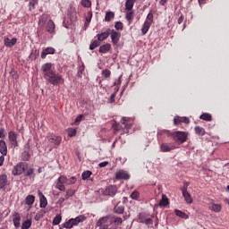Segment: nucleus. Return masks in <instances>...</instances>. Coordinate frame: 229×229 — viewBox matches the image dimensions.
Wrapping results in <instances>:
<instances>
[{
  "mask_svg": "<svg viewBox=\"0 0 229 229\" xmlns=\"http://www.w3.org/2000/svg\"><path fill=\"white\" fill-rule=\"evenodd\" d=\"M53 64L50 63H46L41 67V72H43V76L45 80L51 85H58V83H62L63 80L58 74L55 73L52 69Z\"/></svg>",
  "mask_w": 229,
  "mask_h": 229,
  "instance_id": "nucleus-1",
  "label": "nucleus"
},
{
  "mask_svg": "<svg viewBox=\"0 0 229 229\" xmlns=\"http://www.w3.org/2000/svg\"><path fill=\"white\" fill-rule=\"evenodd\" d=\"M76 180L74 176L67 179V177L61 175L57 180L56 189L65 192V185H73V183H76Z\"/></svg>",
  "mask_w": 229,
  "mask_h": 229,
  "instance_id": "nucleus-2",
  "label": "nucleus"
},
{
  "mask_svg": "<svg viewBox=\"0 0 229 229\" xmlns=\"http://www.w3.org/2000/svg\"><path fill=\"white\" fill-rule=\"evenodd\" d=\"M188 133L186 131H174L173 132L174 140L177 142V144H183V142H187Z\"/></svg>",
  "mask_w": 229,
  "mask_h": 229,
  "instance_id": "nucleus-3",
  "label": "nucleus"
},
{
  "mask_svg": "<svg viewBox=\"0 0 229 229\" xmlns=\"http://www.w3.org/2000/svg\"><path fill=\"white\" fill-rule=\"evenodd\" d=\"M152 24H153V13H149L147 15V18L144 21L143 27L141 28L142 35H146V33H148V31H149V28H151Z\"/></svg>",
  "mask_w": 229,
  "mask_h": 229,
  "instance_id": "nucleus-4",
  "label": "nucleus"
},
{
  "mask_svg": "<svg viewBox=\"0 0 229 229\" xmlns=\"http://www.w3.org/2000/svg\"><path fill=\"white\" fill-rule=\"evenodd\" d=\"M26 169H28V164L20 163L13 169V174L14 176H19V174H22Z\"/></svg>",
  "mask_w": 229,
  "mask_h": 229,
  "instance_id": "nucleus-5",
  "label": "nucleus"
},
{
  "mask_svg": "<svg viewBox=\"0 0 229 229\" xmlns=\"http://www.w3.org/2000/svg\"><path fill=\"white\" fill-rule=\"evenodd\" d=\"M9 142L13 148H17L19 146V143L17 141V133L13 131H10L9 134Z\"/></svg>",
  "mask_w": 229,
  "mask_h": 229,
  "instance_id": "nucleus-6",
  "label": "nucleus"
},
{
  "mask_svg": "<svg viewBox=\"0 0 229 229\" xmlns=\"http://www.w3.org/2000/svg\"><path fill=\"white\" fill-rule=\"evenodd\" d=\"M115 194H117V187L114 185L108 186L104 191L103 195L104 196H111L114 197Z\"/></svg>",
  "mask_w": 229,
  "mask_h": 229,
  "instance_id": "nucleus-7",
  "label": "nucleus"
},
{
  "mask_svg": "<svg viewBox=\"0 0 229 229\" xmlns=\"http://www.w3.org/2000/svg\"><path fill=\"white\" fill-rule=\"evenodd\" d=\"M174 145L173 143H162L160 145V151L162 153H169L174 149Z\"/></svg>",
  "mask_w": 229,
  "mask_h": 229,
  "instance_id": "nucleus-8",
  "label": "nucleus"
},
{
  "mask_svg": "<svg viewBox=\"0 0 229 229\" xmlns=\"http://www.w3.org/2000/svg\"><path fill=\"white\" fill-rule=\"evenodd\" d=\"M48 142L54 144V146H60L62 143V137L51 134L48 136Z\"/></svg>",
  "mask_w": 229,
  "mask_h": 229,
  "instance_id": "nucleus-9",
  "label": "nucleus"
},
{
  "mask_svg": "<svg viewBox=\"0 0 229 229\" xmlns=\"http://www.w3.org/2000/svg\"><path fill=\"white\" fill-rule=\"evenodd\" d=\"M182 123H184V124H189V123H191V120L187 116H175L174 118V123L175 125L182 124Z\"/></svg>",
  "mask_w": 229,
  "mask_h": 229,
  "instance_id": "nucleus-10",
  "label": "nucleus"
},
{
  "mask_svg": "<svg viewBox=\"0 0 229 229\" xmlns=\"http://www.w3.org/2000/svg\"><path fill=\"white\" fill-rule=\"evenodd\" d=\"M117 180H130V174L124 170H120L115 174Z\"/></svg>",
  "mask_w": 229,
  "mask_h": 229,
  "instance_id": "nucleus-11",
  "label": "nucleus"
},
{
  "mask_svg": "<svg viewBox=\"0 0 229 229\" xmlns=\"http://www.w3.org/2000/svg\"><path fill=\"white\" fill-rule=\"evenodd\" d=\"M38 197H39V207L40 208H46L47 207V199H46V196H44L43 193H41L40 191H38Z\"/></svg>",
  "mask_w": 229,
  "mask_h": 229,
  "instance_id": "nucleus-12",
  "label": "nucleus"
},
{
  "mask_svg": "<svg viewBox=\"0 0 229 229\" xmlns=\"http://www.w3.org/2000/svg\"><path fill=\"white\" fill-rule=\"evenodd\" d=\"M182 196H183L186 203H188L189 205H191V203H192V197L191 196V193H189V191H187V188H182Z\"/></svg>",
  "mask_w": 229,
  "mask_h": 229,
  "instance_id": "nucleus-13",
  "label": "nucleus"
},
{
  "mask_svg": "<svg viewBox=\"0 0 229 229\" xmlns=\"http://www.w3.org/2000/svg\"><path fill=\"white\" fill-rule=\"evenodd\" d=\"M55 50L54 47H47L41 52V58H46L47 55H55Z\"/></svg>",
  "mask_w": 229,
  "mask_h": 229,
  "instance_id": "nucleus-14",
  "label": "nucleus"
},
{
  "mask_svg": "<svg viewBox=\"0 0 229 229\" xmlns=\"http://www.w3.org/2000/svg\"><path fill=\"white\" fill-rule=\"evenodd\" d=\"M85 219H87V217H85V216H83V215H81V216H77L76 218H72L70 220H72L73 226H77V225H80V223H83V221H85Z\"/></svg>",
  "mask_w": 229,
  "mask_h": 229,
  "instance_id": "nucleus-15",
  "label": "nucleus"
},
{
  "mask_svg": "<svg viewBox=\"0 0 229 229\" xmlns=\"http://www.w3.org/2000/svg\"><path fill=\"white\" fill-rule=\"evenodd\" d=\"M6 185H8V176L0 174V189H4Z\"/></svg>",
  "mask_w": 229,
  "mask_h": 229,
  "instance_id": "nucleus-16",
  "label": "nucleus"
},
{
  "mask_svg": "<svg viewBox=\"0 0 229 229\" xmlns=\"http://www.w3.org/2000/svg\"><path fill=\"white\" fill-rule=\"evenodd\" d=\"M108 219H110V215L100 217L96 223V226H103L104 225H106V223H108Z\"/></svg>",
  "mask_w": 229,
  "mask_h": 229,
  "instance_id": "nucleus-17",
  "label": "nucleus"
},
{
  "mask_svg": "<svg viewBox=\"0 0 229 229\" xmlns=\"http://www.w3.org/2000/svg\"><path fill=\"white\" fill-rule=\"evenodd\" d=\"M109 36H110V30H107L106 31L97 35L98 40L99 42H103V40H106V38H108Z\"/></svg>",
  "mask_w": 229,
  "mask_h": 229,
  "instance_id": "nucleus-18",
  "label": "nucleus"
},
{
  "mask_svg": "<svg viewBox=\"0 0 229 229\" xmlns=\"http://www.w3.org/2000/svg\"><path fill=\"white\" fill-rule=\"evenodd\" d=\"M0 153L4 156L8 154V148L6 147V142L3 140H0Z\"/></svg>",
  "mask_w": 229,
  "mask_h": 229,
  "instance_id": "nucleus-19",
  "label": "nucleus"
},
{
  "mask_svg": "<svg viewBox=\"0 0 229 229\" xmlns=\"http://www.w3.org/2000/svg\"><path fill=\"white\" fill-rule=\"evenodd\" d=\"M4 42V46L6 47H13V45L17 44V38H13L10 39L8 38H5Z\"/></svg>",
  "mask_w": 229,
  "mask_h": 229,
  "instance_id": "nucleus-20",
  "label": "nucleus"
},
{
  "mask_svg": "<svg viewBox=\"0 0 229 229\" xmlns=\"http://www.w3.org/2000/svg\"><path fill=\"white\" fill-rule=\"evenodd\" d=\"M13 221L15 228H19V226H21V215H19V213H15L13 216Z\"/></svg>",
  "mask_w": 229,
  "mask_h": 229,
  "instance_id": "nucleus-21",
  "label": "nucleus"
},
{
  "mask_svg": "<svg viewBox=\"0 0 229 229\" xmlns=\"http://www.w3.org/2000/svg\"><path fill=\"white\" fill-rule=\"evenodd\" d=\"M121 37V34H119L117 31L115 30H112L111 32V40L113 42V44H117V42H119V38Z\"/></svg>",
  "mask_w": 229,
  "mask_h": 229,
  "instance_id": "nucleus-22",
  "label": "nucleus"
},
{
  "mask_svg": "<svg viewBox=\"0 0 229 229\" xmlns=\"http://www.w3.org/2000/svg\"><path fill=\"white\" fill-rule=\"evenodd\" d=\"M47 30L49 33H55V21L53 20H49L47 23Z\"/></svg>",
  "mask_w": 229,
  "mask_h": 229,
  "instance_id": "nucleus-23",
  "label": "nucleus"
},
{
  "mask_svg": "<svg viewBox=\"0 0 229 229\" xmlns=\"http://www.w3.org/2000/svg\"><path fill=\"white\" fill-rule=\"evenodd\" d=\"M122 124H123L126 130H130L131 128V123H130V119L127 117H123L121 120Z\"/></svg>",
  "mask_w": 229,
  "mask_h": 229,
  "instance_id": "nucleus-24",
  "label": "nucleus"
},
{
  "mask_svg": "<svg viewBox=\"0 0 229 229\" xmlns=\"http://www.w3.org/2000/svg\"><path fill=\"white\" fill-rule=\"evenodd\" d=\"M158 205L159 207H167V205H169V199L167 196L163 194Z\"/></svg>",
  "mask_w": 229,
  "mask_h": 229,
  "instance_id": "nucleus-25",
  "label": "nucleus"
},
{
  "mask_svg": "<svg viewBox=\"0 0 229 229\" xmlns=\"http://www.w3.org/2000/svg\"><path fill=\"white\" fill-rule=\"evenodd\" d=\"M35 203V196L33 195H29L25 199V205H28L29 207H31Z\"/></svg>",
  "mask_w": 229,
  "mask_h": 229,
  "instance_id": "nucleus-26",
  "label": "nucleus"
},
{
  "mask_svg": "<svg viewBox=\"0 0 229 229\" xmlns=\"http://www.w3.org/2000/svg\"><path fill=\"white\" fill-rule=\"evenodd\" d=\"M222 208L221 204H212L209 207V210H212L213 212H221Z\"/></svg>",
  "mask_w": 229,
  "mask_h": 229,
  "instance_id": "nucleus-27",
  "label": "nucleus"
},
{
  "mask_svg": "<svg viewBox=\"0 0 229 229\" xmlns=\"http://www.w3.org/2000/svg\"><path fill=\"white\" fill-rule=\"evenodd\" d=\"M174 214L175 216H177L178 217H182V219H189V215L183 213L182 211H180L178 209L174 210Z\"/></svg>",
  "mask_w": 229,
  "mask_h": 229,
  "instance_id": "nucleus-28",
  "label": "nucleus"
},
{
  "mask_svg": "<svg viewBox=\"0 0 229 229\" xmlns=\"http://www.w3.org/2000/svg\"><path fill=\"white\" fill-rule=\"evenodd\" d=\"M110 51V44L102 45L99 47V53H108Z\"/></svg>",
  "mask_w": 229,
  "mask_h": 229,
  "instance_id": "nucleus-29",
  "label": "nucleus"
},
{
  "mask_svg": "<svg viewBox=\"0 0 229 229\" xmlns=\"http://www.w3.org/2000/svg\"><path fill=\"white\" fill-rule=\"evenodd\" d=\"M114 17H115V14L114 13V12H107L106 13L105 21L106 22H110V21H112Z\"/></svg>",
  "mask_w": 229,
  "mask_h": 229,
  "instance_id": "nucleus-30",
  "label": "nucleus"
},
{
  "mask_svg": "<svg viewBox=\"0 0 229 229\" xmlns=\"http://www.w3.org/2000/svg\"><path fill=\"white\" fill-rule=\"evenodd\" d=\"M31 227V220L27 219L21 225V229H30Z\"/></svg>",
  "mask_w": 229,
  "mask_h": 229,
  "instance_id": "nucleus-31",
  "label": "nucleus"
},
{
  "mask_svg": "<svg viewBox=\"0 0 229 229\" xmlns=\"http://www.w3.org/2000/svg\"><path fill=\"white\" fill-rule=\"evenodd\" d=\"M199 119H202V121H212V115L210 114L204 113L200 115Z\"/></svg>",
  "mask_w": 229,
  "mask_h": 229,
  "instance_id": "nucleus-32",
  "label": "nucleus"
},
{
  "mask_svg": "<svg viewBox=\"0 0 229 229\" xmlns=\"http://www.w3.org/2000/svg\"><path fill=\"white\" fill-rule=\"evenodd\" d=\"M195 133L197 135L203 136L205 135V129H203V127L197 126L195 127Z\"/></svg>",
  "mask_w": 229,
  "mask_h": 229,
  "instance_id": "nucleus-33",
  "label": "nucleus"
},
{
  "mask_svg": "<svg viewBox=\"0 0 229 229\" xmlns=\"http://www.w3.org/2000/svg\"><path fill=\"white\" fill-rule=\"evenodd\" d=\"M46 22H47V15H42L38 21L39 26H46Z\"/></svg>",
  "mask_w": 229,
  "mask_h": 229,
  "instance_id": "nucleus-34",
  "label": "nucleus"
},
{
  "mask_svg": "<svg viewBox=\"0 0 229 229\" xmlns=\"http://www.w3.org/2000/svg\"><path fill=\"white\" fill-rule=\"evenodd\" d=\"M125 18L129 22L133 19V11L132 10H127L125 13Z\"/></svg>",
  "mask_w": 229,
  "mask_h": 229,
  "instance_id": "nucleus-35",
  "label": "nucleus"
},
{
  "mask_svg": "<svg viewBox=\"0 0 229 229\" xmlns=\"http://www.w3.org/2000/svg\"><path fill=\"white\" fill-rule=\"evenodd\" d=\"M134 2L133 0H127L125 2V8L126 10H132L133 9Z\"/></svg>",
  "mask_w": 229,
  "mask_h": 229,
  "instance_id": "nucleus-36",
  "label": "nucleus"
},
{
  "mask_svg": "<svg viewBox=\"0 0 229 229\" xmlns=\"http://www.w3.org/2000/svg\"><path fill=\"white\" fill-rule=\"evenodd\" d=\"M60 223H62V216L57 215V216L54 218L52 224H53L54 226H56V225H60Z\"/></svg>",
  "mask_w": 229,
  "mask_h": 229,
  "instance_id": "nucleus-37",
  "label": "nucleus"
},
{
  "mask_svg": "<svg viewBox=\"0 0 229 229\" xmlns=\"http://www.w3.org/2000/svg\"><path fill=\"white\" fill-rule=\"evenodd\" d=\"M81 4H82L84 8H90V6H92V2H90V0H81Z\"/></svg>",
  "mask_w": 229,
  "mask_h": 229,
  "instance_id": "nucleus-38",
  "label": "nucleus"
},
{
  "mask_svg": "<svg viewBox=\"0 0 229 229\" xmlns=\"http://www.w3.org/2000/svg\"><path fill=\"white\" fill-rule=\"evenodd\" d=\"M114 214H123L124 212V207L118 206L114 208Z\"/></svg>",
  "mask_w": 229,
  "mask_h": 229,
  "instance_id": "nucleus-39",
  "label": "nucleus"
},
{
  "mask_svg": "<svg viewBox=\"0 0 229 229\" xmlns=\"http://www.w3.org/2000/svg\"><path fill=\"white\" fill-rule=\"evenodd\" d=\"M72 226H74V225L71 219L63 225V228H66V229H71V228H72Z\"/></svg>",
  "mask_w": 229,
  "mask_h": 229,
  "instance_id": "nucleus-40",
  "label": "nucleus"
},
{
  "mask_svg": "<svg viewBox=\"0 0 229 229\" xmlns=\"http://www.w3.org/2000/svg\"><path fill=\"white\" fill-rule=\"evenodd\" d=\"M99 41L98 40H94L90 45H89V49L90 51H93V49H96L99 46Z\"/></svg>",
  "mask_w": 229,
  "mask_h": 229,
  "instance_id": "nucleus-41",
  "label": "nucleus"
},
{
  "mask_svg": "<svg viewBox=\"0 0 229 229\" xmlns=\"http://www.w3.org/2000/svg\"><path fill=\"white\" fill-rule=\"evenodd\" d=\"M92 175V172L90 171H85L82 173V180H88V178H90V176Z\"/></svg>",
  "mask_w": 229,
  "mask_h": 229,
  "instance_id": "nucleus-42",
  "label": "nucleus"
},
{
  "mask_svg": "<svg viewBox=\"0 0 229 229\" xmlns=\"http://www.w3.org/2000/svg\"><path fill=\"white\" fill-rule=\"evenodd\" d=\"M111 74L112 72L108 69H105L102 71V75L104 76V78H110Z\"/></svg>",
  "mask_w": 229,
  "mask_h": 229,
  "instance_id": "nucleus-43",
  "label": "nucleus"
},
{
  "mask_svg": "<svg viewBox=\"0 0 229 229\" xmlns=\"http://www.w3.org/2000/svg\"><path fill=\"white\" fill-rule=\"evenodd\" d=\"M140 196V193H139V191H135L131 194V199H139Z\"/></svg>",
  "mask_w": 229,
  "mask_h": 229,
  "instance_id": "nucleus-44",
  "label": "nucleus"
},
{
  "mask_svg": "<svg viewBox=\"0 0 229 229\" xmlns=\"http://www.w3.org/2000/svg\"><path fill=\"white\" fill-rule=\"evenodd\" d=\"M141 223H144L147 226H151L153 225V220L151 218H147L145 220H141Z\"/></svg>",
  "mask_w": 229,
  "mask_h": 229,
  "instance_id": "nucleus-45",
  "label": "nucleus"
},
{
  "mask_svg": "<svg viewBox=\"0 0 229 229\" xmlns=\"http://www.w3.org/2000/svg\"><path fill=\"white\" fill-rule=\"evenodd\" d=\"M113 223H114V225H123V218L114 216L113 218Z\"/></svg>",
  "mask_w": 229,
  "mask_h": 229,
  "instance_id": "nucleus-46",
  "label": "nucleus"
},
{
  "mask_svg": "<svg viewBox=\"0 0 229 229\" xmlns=\"http://www.w3.org/2000/svg\"><path fill=\"white\" fill-rule=\"evenodd\" d=\"M114 28H115V30H123V22L117 21V22L114 24Z\"/></svg>",
  "mask_w": 229,
  "mask_h": 229,
  "instance_id": "nucleus-47",
  "label": "nucleus"
},
{
  "mask_svg": "<svg viewBox=\"0 0 229 229\" xmlns=\"http://www.w3.org/2000/svg\"><path fill=\"white\" fill-rule=\"evenodd\" d=\"M72 196H74V191L72 190H69L66 191V199H68V198H71Z\"/></svg>",
  "mask_w": 229,
  "mask_h": 229,
  "instance_id": "nucleus-48",
  "label": "nucleus"
},
{
  "mask_svg": "<svg viewBox=\"0 0 229 229\" xmlns=\"http://www.w3.org/2000/svg\"><path fill=\"white\" fill-rule=\"evenodd\" d=\"M25 176H31L33 174V168H29L28 170H25Z\"/></svg>",
  "mask_w": 229,
  "mask_h": 229,
  "instance_id": "nucleus-49",
  "label": "nucleus"
},
{
  "mask_svg": "<svg viewBox=\"0 0 229 229\" xmlns=\"http://www.w3.org/2000/svg\"><path fill=\"white\" fill-rule=\"evenodd\" d=\"M69 137H74L76 135V129H71L68 132Z\"/></svg>",
  "mask_w": 229,
  "mask_h": 229,
  "instance_id": "nucleus-50",
  "label": "nucleus"
},
{
  "mask_svg": "<svg viewBox=\"0 0 229 229\" xmlns=\"http://www.w3.org/2000/svg\"><path fill=\"white\" fill-rule=\"evenodd\" d=\"M22 160H25V162L28 161V160H30V154L24 152V153L22 154Z\"/></svg>",
  "mask_w": 229,
  "mask_h": 229,
  "instance_id": "nucleus-51",
  "label": "nucleus"
},
{
  "mask_svg": "<svg viewBox=\"0 0 229 229\" xmlns=\"http://www.w3.org/2000/svg\"><path fill=\"white\" fill-rule=\"evenodd\" d=\"M91 19H92V13L89 12L88 17L86 18L87 22H90Z\"/></svg>",
  "mask_w": 229,
  "mask_h": 229,
  "instance_id": "nucleus-52",
  "label": "nucleus"
},
{
  "mask_svg": "<svg viewBox=\"0 0 229 229\" xmlns=\"http://www.w3.org/2000/svg\"><path fill=\"white\" fill-rule=\"evenodd\" d=\"M139 221L140 223H142V221H146V218L144 217V214L139 215Z\"/></svg>",
  "mask_w": 229,
  "mask_h": 229,
  "instance_id": "nucleus-53",
  "label": "nucleus"
},
{
  "mask_svg": "<svg viewBox=\"0 0 229 229\" xmlns=\"http://www.w3.org/2000/svg\"><path fill=\"white\" fill-rule=\"evenodd\" d=\"M108 165V161H104L102 163H99V167H106V165Z\"/></svg>",
  "mask_w": 229,
  "mask_h": 229,
  "instance_id": "nucleus-54",
  "label": "nucleus"
},
{
  "mask_svg": "<svg viewBox=\"0 0 229 229\" xmlns=\"http://www.w3.org/2000/svg\"><path fill=\"white\" fill-rule=\"evenodd\" d=\"M113 128L114 131H119V130H121V126H119V124H114Z\"/></svg>",
  "mask_w": 229,
  "mask_h": 229,
  "instance_id": "nucleus-55",
  "label": "nucleus"
},
{
  "mask_svg": "<svg viewBox=\"0 0 229 229\" xmlns=\"http://www.w3.org/2000/svg\"><path fill=\"white\" fill-rule=\"evenodd\" d=\"M83 119V115L81 114L75 119V123H81V120Z\"/></svg>",
  "mask_w": 229,
  "mask_h": 229,
  "instance_id": "nucleus-56",
  "label": "nucleus"
},
{
  "mask_svg": "<svg viewBox=\"0 0 229 229\" xmlns=\"http://www.w3.org/2000/svg\"><path fill=\"white\" fill-rule=\"evenodd\" d=\"M121 78H122V76H120V77L117 79V81H114V87H115L116 85H121Z\"/></svg>",
  "mask_w": 229,
  "mask_h": 229,
  "instance_id": "nucleus-57",
  "label": "nucleus"
},
{
  "mask_svg": "<svg viewBox=\"0 0 229 229\" xmlns=\"http://www.w3.org/2000/svg\"><path fill=\"white\" fill-rule=\"evenodd\" d=\"M115 93H113V94H111V96H110V103H114V99H115Z\"/></svg>",
  "mask_w": 229,
  "mask_h": 229,
  "instance_id": "nucleus-58",
  "label": "nucleus"
},
{
  "mask_svg": "<svg viewBox=\"0 0 229 229\" xmlns=\"http://www.w3.org/2000/svg\"><path fill=\"white\" fill-rule=\"evenodd\" d=\"M5 135H4V129H1L0 130V139H4Z\"/></svg>",
  "mask_w": 229,
  "mask_h": 229,
  "instance_id": "nucleus-59",
  "label": "nucleus"
},
{
  "mask_svg": "<svg viewBox=\"0 0 229 229\" xmlns=\"http://www.w3.org/2000/svg\"><path fill=\"white\" fill-rule=\"evenodd\" d=\"M64 201H65V199H64V197H61V198L58 199L57 203H58V205H62Z\"/></svg>",
  "mask_w": 229,
  "mask_h": 229,
  "instance_id": "nucleus-60",
  "label": "nucleus"
},
{
  "mask_svg": "<svg viewBox=\"0 0 229 229\" xmlns=\"http://www.w3.org/2000/svg\"><path fill=\"white\" fill-rule=\"evenodd\" d=\"M3 164H4V155L0 157V166H2Z\"/></svg>",
  "mask_w": 229,
  "mask_h": 229,
  "instance_id": "nucleus-61",
  "label": "nucleus"
},
{
  "mask_svg": "<svg viewBox=\"0 0 229 229\" xmlns=\"http://www.w3.org/2000/svg\"><path fill=\"white\" fill-rule=\"evenodd\" d=\"M42 217V216L40 214H37L34 217L35 221H40V218Z\"/></svg>",
  "mask_w": 229,
  "mask_h": 229,
  "instance_id": "nucleus-62",
  "label": "nucleus"
},
{
  "mask_svg": "<svg viewBox=\"0 0 229 229\" xmlns=\"http://www.w3.org/2000/svg\"><path fill=\"white\" fill-rule=\"evenodd\" d=\"M99 227V229H108V225H96Z\"/></svg>",
  "mask_w": 229,
  "mask_h": 229,
  "instance_id": "nucleus-63",
  "label": "nucleus"
},
{
  "mask_svg": "<svg viewBox=\"0 0 229 229\" xmlns=\"http://www.w3.org/2000/svg\"><path fill=\"white\" fill-rule=\"evenodd\" d=\"M182 22H183V16H181V17L178 19V24H182Z\"/></svg>",
  "mask_w": 229,
  "mask_h": 229,
  "instance_id": "nucleus-64",
  "label": "nucleus"
}]
</instances>
